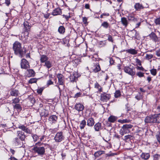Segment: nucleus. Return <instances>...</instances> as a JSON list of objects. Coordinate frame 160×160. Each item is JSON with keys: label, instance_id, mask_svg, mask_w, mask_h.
Returning a JSON list of instances; mask_svg holds the SVG:
<instances>
[{"label": "nucleus", "instance_id": "nucleus-1", "mask_svg": "<svg viewBox=\"0 0 160 160\" xmlns=\"http://www.w3.org/2000/svg\"><path fill=\"white\" fill-rule=\"evenodd\" d=\"M12 49L16 55H19L21 57L26 53V49L24 48H22L21 44L18 41H16L13 45Z\"/></svg>", "mask_w": 160, "mask_h": 160}, {"label": "nucleus", "instance_id": "nucleus-2", "mask_svg": "<svg viewBox=\"0 0 160 160\" xmlns=\"http://www.w3.org/2000/svg\"><path fill=\"white\" fill-rule=\"evenodd\" d=\"M35 153H37L39 156H42L45 153V148L42 146L35 145L32 149Z\"/></svg>", "mask_w": 160, "mask_h": 160}, {"label": "nucleus", "instance_id": "nucleus-3", "mask_svg": "<svg viewBox=\"0 0 160 160\" xmlns=\"http://www.w3.org/2000/svg\"><path fill=\"white\" fill-rule=\"evenodd\" d=\"M133 127L131 124H125L123 125L120 131V133L122 136L124 134L128 133L130 132L129 129Z\"/></svg>", "mask_w": 160, "mask_h": 160}, {"label": "nucleus", "instance_id": "nucleus-4", "mask_svg": "<svg viewBox=\"0 0 160 160\" xmlns=\"http://www.w3.org/2000/svg\"><path fill=\"white\" fill-rule=\"evenodd\" d=\"M124 70L125 72L132 76H134L135 74V68L131 65L129 66L125 67L124 68Z\"/></svg>", "mask_w": 160, "mask_h": 160}, {"label": "nucleus", "instance_id": "nucleus-5", "mask_svg": "<svg viewBox=\"0 0 160 160\" xmlns=\"http://www.w3.org/2000/svg\"><path fill=\"white\" fill-rule=\"evenodd\" d=\"M24 26V31L25 33H27L28 35L30 31V29L32 27V24L27 21H25L23 23Z\"/></svg>", "mask_w": 160, "mask_h": 160}, {"label": "nucleus", "instance_id": "nucleus-6", "mask_svg": "<svg viewBox=\"0 0 160 160\" xmlns=\"http://www.w3.org/2000/svg\"><path fill=\"white\" fill-rule=\"evenodd\" d=\"M64 138V136L63 135L62 132H58L57 133L54 139L56 142H60L63 140Z\"/></svg>", "mask_w": 160, "mask_h": 160}, {"label": "nucleus", "instance_id": "nucleus-7", "mask_svg": "<svg viewBox=\"0 0 160 160\" xmlns=\"http://www.w3.org/2000/svg\"><path fill=\"white\" fill-rule=\"evenodd\" d=\"M111 98V95L105 92H103L100 95V100L103 102H107Z\"/></svg>", "mask_w": 160, "mask_h": 160}, {"label": "nucleus", "instance_id": "nucleus-8", "mask_svg": "<svg viewBox=\"0 0 160 160\" xmlns=\"http://www.w3.org/2000/svg\"><path fill=\"white\" fill-rule=\"evenodd\" d=\"M156 118L155 114L151 116H147L146 117L145 119V122L147 123H156L157 120Z\"/></svg>", "mask_w": 160, "mask_h": 160}, {"label": "nucleus", "instance_id": "nucleus-9", "mask_svg": "<svg viewBox=\"0 0 160 160\" xmlns=\"http://www.w3.org/2000/svg\"><path fill=\"white\" fill-rule=\"evenodd\" d=\"M21 67L22 68L26 69L30 68V65L28 62L23 58L21 60Z\"/></svg>", "mask_w": 160, "mask_h": 160}, {"label": "nucleus", "instance_id": "nucleus-10", "mask_svg": "<svg viewBox=\"0 0 160 160\" xmlns=\"http://www.w3.org/2000/svg\"><path fill=\"white\" fill-rule=\"evenodd\" d=\"M17 133L18 137L21 141H23L24 140L26 136L23 132L21 131H18L17 132Z\"/></svg>", "mask_w": 160, "mask_h": 160}, {"label": "nucleus", "instance_id": "nucleus-11", "mask_svg": "<svg viewBox=\"0 0 160 160\" xmlns=\"http://www.w3.org/2000/svg\"><path fill=\"white\" fill-rule=\"evenodd\" d=\"M18 128L26 132L27 133L31 134V131L24 125H19L18 127Z\"/></svg>", "mask_w": 160, "mask_h": 160}, {"label": "nucleus", "instance_id": "nucleus-12", "mask_svg": "<svg viewBox=\"0 0 160 160\" xmlns=\"http://www.w3.org/2000/svg\"><path fill=\"white\" fill-rule=\"evenodd\" d=\"M74 108L78 111L80 112L82 111L84 109V107L81 103H77L74 106Z\"/></svg>", "mask_w": 160, "mask_h": 160}, {"label": "nucleus", "instance_id": "nucleus-13", "mask_svg": "<svg viewBox=\"0 0 160 160\" xmlns=\"http://www.w3.org/2000/svg\"><path fill=\"white\" fill-rule=\"evenodd\" d=\"M57 77L58 79V82L59 84L63 85L64 84L63 76L61 74H58L57 75Z\"/></svg>", "mask_w": 160, "mask_h": 160}, {"label": "nucleus", "instance_id": "nucleus-14", "mask_svg": "<svg viewBox=\"0 0 160 160\" xmlns=\"http://www.w3.org/2000/svg\"><path fill=\"white\" fill-rule=\"evenodd\" d=\"M14 142L16 145L19 147H23V143L21 142L19 138H15L14 139Z\"/></svg>", "mask_w": 160, "mask_h": 160}, {"label": "nucleus", "instance_id": "nucleus-15", "mask_svg": "<svg viewBox=\"0 0 160 160\" xmlns=\"http://www.w3.org/2000/svg\"><path fill=\"white\" fill-rule=\"evenodd\" d=\"M150 155L148 153L142 152L140 155L141 158L144 160H148L150 158Z\"/></svg>", "mask_w": 160, "mask_h": 160}, {"label": "nucleus", "instance_id": "nucleus-16", "mask_svg": "<svg viewBox=\"0 0 160 160\" xmlns=\"http://www.w3.org/2000/svg\"><path fill=\"white\" fill-rule=\"evenodd\" d=\"M92 71L95 72H97L99 71L101 68L98 63H97L95 65L92 67Z\"/></svg>", "mask_w": 160, "mask_h": 160}, {"label": "nucleus", "instance_id": "nucleus-17", "mask_svg": "<svg viewBox=\"0 0 160 160\" xmlns=\"http://www.w3.org/2000/svg\"><path fill=\"white\" fill-rule=\"evenodd\" d=\"M95 123L94 119L91 117L88 118L87 121V125L89 127H92Z\"/></svg>", "mask_w": 160, "mask_h": 160}, {"label": "nucleus", "instance_id": "nucleus-18", "mask_svg": "<svg viewBox=\"0 0 160 160\" xmlns=\"http://www.w3.org/2000/svg\"><path fill=\"white\" fill-rule=\"evenodd\" d=\"M149 36L150 38L154 42H156L159 41L158 38L155 33L152 32L149 34Z\"/></svg>", "mask_w": 160, "mask_h": 160}, {"label": "nucleus", "instance_id": "nucleus-19", "mask_svg": "<svg viewBox=\"0 0 160 160\" xmlns=\"http://www.w3.org/2000/svg\"><path fill=\"white\" fill-rule=\"evenodd\" d=\"M62 13L61 9L59 8H57L55 9L52 12V15L54 16H56L58 15H60Z\"/></svg>", "mask_w": 160, "mask_h": 160}, {"label": "nucleus", "instance_id": "nucleus-20", "mask_svg": "<svg viewBox=\"0 0 160 160\" xmlns=\"http://www.w3.org/2000/svg\"><path fill=\"white\" fill-rule=\"evenodd\" d=\"M134 8L137 11H140L142 9H143L144 7L142 4L139 3H137L134 5Z\"/></svg>", "mask_w": 160, "mask_h": 160}, {"label": "nucleus", "instance_id": "nucleus-21", "mask_svg": "<svg viewBox=\"0 0 160 160\" xmlns=\"http://www.w3.org/2000/svg\"><path fill=\"white\" fill-rule=\"evenodd\" d=\"M58 119V118L55 115H52L49 118V120L52 123H55Z\"/></svg>", "mask_w": 160, "mask_h": 160}, {"label": "nucleus", "instance_id": "nucleus-22", "mask_svg": "<svg viewBox=\"0 0 160 160\" xmlns=\"http://www.w3.org/2000/svg\"><path fill=\"white\" fill-rule=\"evenodd\" d=\"M94 128L95 130L96 131H98L102 129L101 123L99 122L96 123L94 126Z\"/></svg>", "mask_w": 160, "mask_h": 160}, {"label": "nucleus", "instance_id": "nucleus-23", "mask_svg": "<svg viewBox=\"0 0 160 160\" xmlns=\"http://www.w3.org/2000/svg\"><path fill=\"white\" fill-rule=\"evenodd\" d=\"M40 113L41 117H46L48 115V111L45 109L43 108Z\"/></svg>", "mask_w": 160, "mask_h": 160}, {"label": "nucleus", "instance_id": "nucleus-24", "mask_svg": "<svg viewBox=\"0 0 160 160\" xmlns=\"http://www.w3.org/2000/svg\"><path fill=\"white\" fill-rule=\"evenodd\" d=\"M126 51L132 55H136L138 53V51L134 49L130 48L126 50Z\"/></svg>", "mask_w": 160, "mask_h": 160}, {"label": "nucleus", "instance_id": "nucleus-25", "mask_svg": "<svg viewBox=\"0 0 160 160\" xmlns=\"http://www.w3.org/2000/svg\"><path fill=\"white\" fill-rule=\"evenodd\" d=\"M117 117L111 115L108 118V121L111 123H113L117 119Z\"/></svg>", "mask_w": 160, "mask_h": 160}, {"label": "nucleus", "instance_id": "nucleus-26", "mask_svg": "<svg viewBox=\"0 0 160 160\" xmlns=\"http://www.w3.org/2000/svg\"><path fill=\"white\" fill-rule=\"evenodd\" d=\"M27 71L28 72L27 76L28 77H34L35 74V72L32 69L27 70Z\"/></svg>", "mask_w": 160, "mask_h": 160}, {"label": "nucleus", "instance_id": "nucleus-27", "mask_svg": "<svg viewBox=\"0 0 160 160\" xmlns=\"http://www.w3.org/2000/svg\"><path fill=\"white\" fill-rule=\"evenodd\" d=\"M121 22L122 24L125 27H126L128 26V22L126 18L125 17H122L121 18Z\"/></svg>", "mask_w": 160, "mask_h": 160}, {"label": "nucleus", "instance_id": "nucleus-28", "mask_svg": "<svg viewBox=\"0 0 160 160\" xmlns=\"http://www.w3.org/2000/svg\"><path fill=\"white\" fill-rule=\"evenodd\" d=\"M48 58L47 56L45 55H42L41 56L40 58V61L42 63H43L48 60Z\"/></svg>", "mask_w": 160, "mask_h": 160}, {"label": "nucleus", "instance_id": "nucleus-29", "mask_svg": "<svg viewBox=\"0 0 160 160\" xmlns=\"http://www.w3.org/2000/svg\"><path fill=\"white\" fill-rule=\"evenodd\" d=\"M43 65L46 67L48 69H49L52 66V62L48 60L44 62V64Z\"/></svg>", "mask_w": 160, "mask_h": 160}, {"label": "nucleus", "instance_id": "nucleus-30", "mask_svg": "<svg viewBox=\"0 0 160 160\" xmlns=\"http://www.w3.org/2000/svg\"><path fill=\"white\" fill-rule=\"evenodd\" d=\"M128 19L129 21H132L134 22L137 21V19L132 14H129L128 16Z\"/></svg>", "mask_w": 160, "mask_h": 160}, {"label": "nucleus", "instance_id": "nucleus-31", "mask_svg": "<svg viewBox=\"0 0 160 160\" xmlns=\"http://www.w3.org/2000/svg\"><path fill=\"white\" fill-rule=\"evenodd\" d=\"M69 78L71 82H76V80L77 78L75 75L74 74L72 73L71 74V75L70 76Z\"/></svg>", "mask_w": 160, "mask_h": 160}, {"label": "nucleus", "instance_id": "nucleus-32", "mask_svg": "<svg viewBox=\"0 0 160 160\" xmlns=\"http://www.w3.org/2000/svg\"><path fill=\"white\" fill-rule=\"evenodd\" d=\"M65 28L63 26H60L58 30V32L61 34H63L65 32Z\"/></svg>", "mask_w": 160, "mask_h": 160}, {"label": "nucleus", "instance_id": "nucleus-33", "mask_svg": "<svg viewBox=\"0 0 160 160\" xmlns=\"http://www.w3.org/2000/svg\"><path fill=\"white\" fill-rule=\"evenodd\" d=\"M18 91L16 89H12L10 92L11 95L14 96H17L18 95Z\"/></svg>", "mask_w": 160, "mask_h": 160}, {"label": "nucleus", "instance_id": "nucleus-34", "mask_svg": "<svg viewBox=\"0 0 160 160\" xmlns=\"http://www.w3.org/2000/svg\"><path fill=\"white\" fill-rule=\"evenodd\" d=\"M95 88L98 89V92H99L102 91V88L99 85V84L96 82L95 84Z\"/></svg>", "mask_w": 160, "mask_h": 160}, {"label": "nucleus", "instance_id": "nucleus-35", "mask_svg": "<svg viewBox=\"0 0 160 160\" xmlns=\"http://www.w3.org/2000/svg\"><path fill=\"white\" fill-rule=\"evenodd\" d=\"M86 124V122L85 120H83L80 123V127L81 129H82L84 128Z\"/></svg>", "mask_w": 160, "mask_h": 160}, {"label": "nucleus", "instance_id": "nucleus-36", "mask_svg": "<svg viewBox=\"0 0 160 160\" xmlns=\"http://www.w3.org/2000/svg\"><path fill=\"white\" fill-rule=\"evenodd\" d=\"M104 151H98V152H96L94 154V156L95 157H99L102 154H103L104 153Z\"/></svg>", "mask_w": 160, "mask_h": 160}, {"label": "nucleus", "instance_id": "nucleus-37", "mask_svg": "<svg viewBox=\"0 0 160 160\" xmlns=\"http://www.w3.org/2000/svg\"><path fill=\"white\" fill-rule=\"evenodd\" d=\"M118 122L122 124L129 122H130V120L127 119L123 120L119 119L118 120Z\"/></svg>", "mask_w": 160, "mask_h": 160}, {"label": "nucleus", "instance_id": "nucleus-38", "mask_svg": "<svg viewBox=\"0 0 160 160\" xmlns=\"http://www.w3.org/2000/svg\"><path fill=\"white\" fill-rule=\"evenodd\" d=\"M101 26L105 28H107L108 27L109 24L107 22L104 21L102 23Z\"/></svg>", "mask_w": 160, "mask_h": 160}, {"label": "nucleus", "instance_id": "nucleus-39", "mask_svg": "<svg viewBox=\"0 0 160 160\" xmlns=\"http://www.w3.org/2000/svg\"><path fill=\"white\" fill-rule=\"evenodd\" d=\"M13 108L14 109H16L18 110H22V107L19 104H16L14 106Z\"/></svg>", "mask_w": 160, "mask_h": 160}, {"label": "nucleus", "instance_id": "nucleus-40", "mask_svg": "<svg viewBox=\"0 0 160 160\" xmlns=\"http://www.w3.org/2000/svg\"><path fill=\"white\" fill-rule=\"evenodd\" d=\"M121 96V92L120 90H117L114 93V96L115 98H118Z\"/></svg>", "mask_w": 160, "mask_h": 160}, {"label": "nucleus", "instance_id": "nucleus-41", "mask_svg": "<svg viewBox=\"0 0 160 160\" xmlns=\"http://www.w3.org/2000/svg\"><path fill=\"white\" fill-rule=\"evenodd\" d=\"M156 119L157 120V122L160 123V113L158 114H155Z\"/></svg>", "mask_w": 160, "mask_h": 160}, {"label": "nucleus", "instance_id": "nucleus-42", "mask_svg": "<svg viewBox=\"0 0 160 160\" xmlns=\"http://www.w3.org/2000/svg\"><path fill=\"white\" fill-rule=\"evenodd\" d=\"M153 57V55L152 54H146L145 57L146 59L148 60H149L150 59L152 58Z\"/></svg>", "mask_w": 160, "mask_h": 160}, {"label": "nucleus", "instance_id": "nucleus-43", "mask_svg": "<svg viewBox=\"0 0 160 160\" xmlns=\"http://www.w3.org/2000/svg\"><path fill=\"white\" fill-rule=\"evenodd\" d=\"M151 74L153 76H155L157 73V72L156 69H152L150 70Z\"/></svg>", "mask_w": 160, "mask_h": 160}, {"label": "nucleus", "instance_id": "nucleus-44", "mask_svg": "<svg viewBox=\"0 0 160 160\" xmlns=\"http://www.w3.org/2000/svg\"><path fill=\"white\" fill-rule=\"evenodd\" d=\"M37 81V80L35 78H32L29 80L28 81L29 83L32 84L34 83H36Z\"/></svg>", "mask_w": 160, "mask_h": 160}, {"label": "nucleus", "instance_id": "nucleus-45", "mask_svg": "<svg viewBox=\"0 0 160 160\" xmlns=\"http://www.w3.org/2000/svg\"><path fill=\"white\" fill-rule=\"evenodd\" d=\"M153 160H159L160 158V155L158 154H156L153 156Z\"/></svg>", "mask_w": 160, "mask_h": 160}, {"label": "nucleus", "instance_id": "nucleus-46", "mask_svg": "<svg viewBox=\"0 0 160 160\" xmlns=\"http://www.w3.org/2000/svg\"><path fill=\"white\" fill-rule=\"evenodd\" d=\"M133 136L130 135H128L124 136V140H127L128 139H131L133 138Z\"/></svg>", "mask_w": 160, "mask_h": 160}, {"label": "nucleus", "instance_id": "nucleus-47", "mask_svg": "<svg viewBox=\"0 0 160 160\" xmlns=\"http://www.w3.org/2000/svg\"><path fill=\"white\" fill-rule=\"evenodd\" d=\"M20 101V99L18 98H15L12 100V103L16 104L18 103Z\"/></svg>", "mask_w": 160, "mask_h": 160}, {"label": "nucleus", "instance_id": "nucleus-48", "mask_svg": "<svg viewBox=\"0 0 160 160\" xmlns=\"http://www.w3.org/2000/svg\"><path fill=\"white\" fill-rule=\"evenodd\" d=\"M154 22L156 25H160V17L157 18L155 20Z\"/></svg>", "mask_w": 160, "mask_h": 160}, {"label": "nucleus", "instance_id": "nucleus-49", "mask_svg": "<svg viewBox=\"0 0 160 160\" xmlns=\"http://www.w3.org/2000/svg\"><path fill=\"white\" fill-rule=\"evenodd\" d=\"M108 40L109 41V42H113V38H112V37L110 35H108Z\"/></svg>", "mask_w": 160, "mask_h": 160}, {"label": "nucleus", "instance_id": "nucleus-50", "mask_svg": "<svg viewBox=\"0 0 160 160\" xmlns=\"http://www.w3.org/2000/svg\"><path fill=\"white\" fill-rule=\"evenodd\" d=\"M136 74L139 77H142L144 76V73L140 72H137Z\"/></svg>", "mask_w": 160, "mask_h": 160}, {"label": "nucleus", "instance_id": "nucleus-51", "mask_svg": "<svg viewBox=\"0 0 160 160\" xmlns=\"http://www.w3.org/2000/svg\"><path fill=\"white\" fill-rule=\"evenodd\" d=\"M156 138H157L158 141L160 142V133H157L156 135Z\"/></svg>", "mask_w": 160, "mask_h": 160}, {"label": "nucleus", "instance_id": "nucleus-52", "mask_svg": "<svg viewBox=\"0 0 160 160\" xmlns=\"http://www.w3.org/2000/svg\"><path fill=\"white\" fill-rule=\"evenodd\" d=\"M32 138L34 141H36L38 139V137L36 135H34L32 136Z\"/></svg>", "mask_w": 160, "mask_h": 160}, {"label": "nucleus", "instance_id": "nucleus-53", "mask_svg": "<svg viewBox=\"0 0 160 160\" xmlns=\"http://www.w3.org/2000/svg\"><path fill=\"white\" fill-rule=\"evenodd\" d=\"M81 93L80 92L77 93L75 95L74 97V98H77L79 97H80L81 96Z\"/></svg>", "mask_w": 160, "mask_h": 160}, {"label": "nucleus", "instance_id": "nucleus-54", "mask_svg": "<svg viewBox=\"0 0 160 160\" xmlns=\"http://www.w3.org/2000/svg\"><path fill=\"white\" fill-rule=\"evenodd\" d=\"M136 62L139 65L141 66V61L138 58H136L135 59Z\"/></svg>", "mask_w": 160, "mask_h": 160}, {"label": "nucleus", "instance_id": "nucleus-55", "mask_svg": "<svg viewBox=\"0 0 160 160\" xmlns=\"http://www.w3.org/2000/svg\"><path fill=\"white\" fill-rule=\"evenodd\" d=\"M82 20L84 24H86L87 23V18L86 17H84L83 18Z\"/></svg>", "mask_w": 160, "mask_h": 160}, {"label": "nucleus", "instance_id": "nucleus-56", "mask_svg": "<svg viewBox=\"0 0 160 160\" xmlns=\"http://www.w3.org/2000/svg\"><path fill=\"white\" fill-rule=\"evenodd\" d=\"M53 82H52L51 80H49L48 82H47V85H52V84H53Z\"/></svg>", "mask_w": 160, "mask_h": 160}, {"label": "nucleus", "instance_id": "nucleus-57", "mask_svg": "<svg viewBox=\"0 0 160 160\" xmlns=\"http://www.w3.org/2000/svg\"><path fill=\"white\" fill-rule=\"evenodd\" d=\"M43 91V89L42 88H40L37 90V92L38 94L42 93Z\"/></svg>", "mask_w": 160, "mask_h": 160}, {"label": "nucleus", "instance_id": "nucleus-58", "mask_svg": "<svg viewBox=\"0 0 160 160\" xmlns=\"http://www.w3.org/2000/svg\"><path fill=\"white\" fill-rule=\"evenodd\" d=\"M156 55L157 56L160 57V49L156 51Z\"/></svg>", "mask_w": 160, "mask_h": 160}, {"label": "nucleus", "instance_id": "nucleus-59", "mask_svg": "<svg viewBox=\"0 0 160 160\" xmlns=\"http://www.w3.org/2000/svg\"><path fill=\"white\" fill-rule=\"evenodd\" d=\"M157 112H160V104L158 105L157 106L156 109Z\"/></svg>", "mask_w": 160, "mask_h": 160}, {"label": "nucleus", "instance_id": "nucleus-60", "mask_svg": "<svg viewBox=\"0 0 160 160\" xmlns=\"http://www.w3.org/2000/svg\"><path fill=\"white\" fill-rule=\"evenodd\" d=\"M62 16H63V18H65L67 20H68L69 19V18H70V16L69 15V16H67V15H62Z\"/></svg>", "mask_w": 160, "mask_h": 160}, {"label": "nucleus", "instance_id": "nucleus-61", "mask_svg": "<svg viewBox=\"0 0 160 160\" xmlns=\"http://www.w3.org/2000/svg\"><path fill=\"white\" fill-rule=\"evenodd\" d=\"M5 3L8 6L10 4V0H6Z\"/></svg>", "mask_w": 160, "mask_h": 160}, {"label": "nucleus", "instance_id": "nucleus-62", "mask_svg": "<svg viewBox=\"0 0 160 160\" xmlns=\"http://www.w3.org/2000/svg\"><path fill=\"white\" fill-rule=\"evenodd\" d=\"M137 68L138 70H142V71H144V68L142 67H139L138 66L137 67Z\"/></svg>", "mask_w": 160, "mask_h": 160}, {"label": "nucleus", "instance_id": "nucleus-63", "mask_svg": "<svg viewBox=\"0 0 160 160\" xmlns=\"http://www.w3.org/2000/svg\"><path fill=\"white\" fill-rule=\"evenodd\" d=\"M135 98L138 100H139L141 99V97L140 95H139V96L137 95L135 97Z\"/></svg>", "mask_w": 160, "mask_h": 160}, {"label": "nucleus", "instance_id": "nucleus-64", "mask_svg": "<svg viewBox=\"0 0 160 160\" xmlns=\"http://www.w3.org/2000/svg\"><path fill=\"white\" fill-rule=\"evenodd\" d=\"M9 160H18L17 158H15L14 157H11L9 159Z\"/></svg>", "mask_w": 160, "mask_h": 160}]
</instances>
